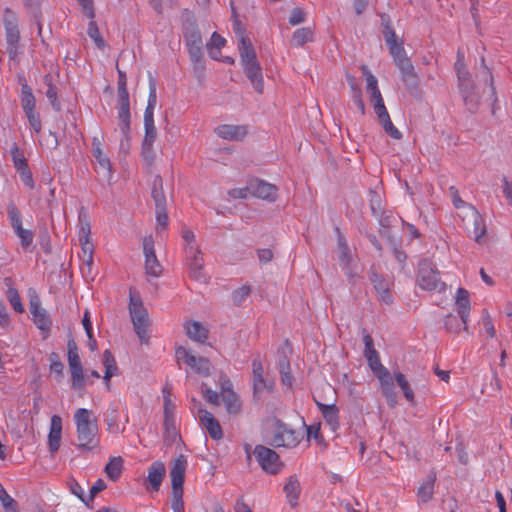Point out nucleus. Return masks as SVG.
<instances>
[{"label": "nucleus", "mask_w": 512, "mask_h": 512, "mask_svg": "<svg viewBox=\"0 0 512 512\" xmlns=\"http://www.w3.org/2000/svg\"><path fill=\"white\" fill-rule=\"evenodd\" d=\"M74 423L78 448L92 450L98 446V426L96 420L92 419L91 412L86 408H79L74 413Z\"/></svg>", "instance_id": "f257e3e1"}, {"label": "nucleus", "mask_w": 512, "mask_h": 512, "mask_svg": "<svg viewBox=\"0 0 512 512\" xmlns=\"http://www.w3.org/2000/svg\"><path fill=\"white\" fill-rule=\"evenodd\" d=\"M455 69L457 72L459 89L463 97L464 103L468 110L475 111L478 107L480 97L478 93L475 91L471 75L464 63V56L460 51H458L457 53Z\"/></svg>", "instance_id": "f03ea898"}, {"label": "nucleus", "mask_w": 512, "mask_h": 512, "mask_svg": "<svg viewBox=\"0 0 512 512\" xmlns=\"http://www.w3.org/2000/svg\"><path fill=\"white\" fill-rule=\"evenodd\" d=\"M129 314L134 331L142 343L147 342L148 327L150 324L148 312L143 305L142 299L132 289L129 293Z\"/></svg>", "instance_id": "7ed1b4c3"}, {"label": "nucleus", "mask_w": 512, "mask_h": 512, "mask_svg": "<svg viewBox=\"0 0 512 512\" xmlns=\"http://www.w3.org/2000/svg\"><path fill=\"white\" fill-rule=\"evenodd\" d=\"M384 39L389 48L390 54L393 57L394 63L401 71L402 79L404 81H408L409 79L414 78V67L406 55L403 43L401 41H397L396 33L389 31L387 37Z\"/></svg>", "instance_id": "20e7f679"}, {"label": "nucleus", "mask_w": 512, "mask_h": 512, "mask_svg": "<svg viewBox=\"0 0 512 512\" xmlns=\"http://www.w3.org/2000/svg\"><path fill=\"white\" fill-rule=\"evenodd\" d=\"M302 439L300 432L290 428L280 420H276L271 435V444L275 447H296Z\"/></svg>", "instance_id": "39448f33"}, {"label": "nucleus", "mask_w": 512, "mask_h": 512, "mask_svg": "<svg viewBox=\"0 0 512 512\" xmlns=\"http://www.w3.org/2000/svg\"><path fill=\"white\" fill-rule=\"evenodd\" d=\"M157 104L156 83L153 77L149 78V96L147 107L144 112L145 135L143 142L154 143L157 137V130L154 125V109Z\"/></svg>", "instance_id": "423d86ee"}, {"label": "nucleus", "mask_w": 512, "mask_h": 512, "mask_svg": "<svg viewBox=\"0 0 512 512\" xmlns=\"http://www.w3.org/2000/svg\"><path fill=\"white\" fill-rule=\"evenodd\" d=\"M463 223L468 235L475 242L482 244L486 241V224L475 207H467V212L463 216Z\"/></svg>", "instance_id": "0eeeda50"}, {"label": "nucleus", "mask_w": 512, "mask_h": 512, "mask_svg": "<svg viewBox=\"0 0 512 512\" xmlns=\"http://www.w3.org/2000/svg\"><path fill=\"white\" fill-rule=\"evenodd\" d=\"M7 216L15 235L20 239L23 250L27 251L33 243L34 233L22 226V216L19 209L13 202L7 205Z\"/></svg>", "instance_id": "6e6552de"}, {"label": "nucleus", "mask_w": 512, "mask_h": 512, "mask_svg": "<svg viewBox=\"0 0 512 512\" xmlns=\"http://www.w3.org/2000/svg\"><path fill=\"white\" fill-rule=\"evenodd\" d=\"M68 349V365L71 372V387L75 390H81L85 386V375L81 363L80 356L78 354V348L73 339L67 343Z\"/></svg>", "instance_id": "1a4fd4ad"}, {"label": "nucleus", "mask_w": 512, "mask_h": 512, "mask_svg": "<svg viewBox=\"0 0 512 512\" xmlns=\"http://www.w3.org/2000/svg\"><path fill=\"white\" fill-rule=\"evenodd\" d=\"M3 24L7 43V52L10 58H15L18 54L20 33L15 13L6 8L4 11Z\"/></svg>", "instance_id": "9d476101"}, {"label": "nucleus", "mask_w": 512, "mask_h": 512, "mask_svg": "<svg viewBox=\"0 0 512 512\" xmlns=\"http://www.w3.org/2000/svg\"><path fill=\"white\" fill-rule=\"evenodd\" d=\"M418 285L428 291H443L445 283L439 278V273L432 267L431 263L423 260L419 264Z\"/></svg>", "instance_id": "9b49d317"}, {"label": "nucleus", "mask_w": 512, "mask_h": 512, "mask_svg": "<svg viewBox=\"0 0 512 512\" xmlns=\"http://www.w3.org/2000/svg\"><path fill=\"white\" fill-rule=\"evenodd\" d=\"M254 455L265 472L277 474L281 471L283 465L274 450L262 445H257L254 449Z\"/></svg>", "instance_id": "f8f14e48"}, {"label": "nucleus", "mask_w": 512, "mask_h": 512, "mask_svg": "<svg viewBox=\"0 0 512 512\" xmlns=\"http://www.w3.org/2000/svg\"><path fill=\"white\" fill-rule=\"evenodd\" d=\"M234 32L238 39V49L240 53L241 64L257 61L256 52L250 39L245 35L243 28L238 20L233 23Z\"/></svg>", "instance_id": "ddd939ff"}, {"label": "nucleus", "mask_w": 512, "mask_h": 512, "mask_svg": "<svg viewBox=\"0 0 512 512\" xmlns=\"http://www.w3.org/2000/svg\"><path fill=\"white\" fill-rule=\"evenodd\" d=\"M184 38L192 62H201L203 58V42L200 31L196 27L190 26L184 32Z\"/></svg>", "instance_id": "4468645a"}, {"label": "nucleus", "mask_w": 512, "mask_h": 512, "mask_svg": "<svg viewBox=\"0 0 512 512\" xmlns=\"http://www.w3.org/2000/svg\"><path fill=\"white\" fill-rule=\"evenodd\" d=\"M143 252L145 256V272L148 276L159 277L162 273V266L159 263L152 236H147L143 240Z\"/></svg>", "instance_id": "2eb2a0df"}, {"label": "nucleus", "mask_w": 512, "mask_h": 512, "mask_svg": "<svg viewBox=\"0 0 512 512\" xmlns=\"http://www.w3.org/2000/svg\"><path fill=\"white\" fill-rule=\"evenodd\" d=\"M176 356L178 360L183 361L197 373L203 376H208L210 374L211 365L208 359L204 357H196L190 354V352L184 347L177 348Z\"/></svg>", "instance_id": "dca6fc26"}, {"label": "nucleus", "mask_w": 512, "mask_h": 512, "mask_svg": "<svg viewBox=\"0 0 512 512\" xmlns=\"http://www.w3.org/2000/svg\"><path fill=\"white\" fill-rule=\"evenodd\" d=\"M197 420L202 429H204L213 440L222 439L223 431L221 425L211 412L205 408L199 407L197 411Z\"/></svg>", "instance_id": "f3484780"}, {"label": "nucleus", "mask_w": 512, "mask_h": 512, "mask_svg": "<svg viewBox=\"0 0 512 512\" xmlns=\"http://www.w3.org/2000/svg\"><path fill=\"white\" fill-rule=\"evenodd\" d=\"M117 97L119 119L118 127L126 133L131 119L129 93L127 88L121 86L120 89H117Z\"/></svg>", "instance_id": "a211bd4d"}, {"label": "nucleus", "mask_w": 512, "mask_h": 512, "mask_svg": "<svg viewBox=\"0 0 512 512\" xmlns=\"http://www.w3.org/2000/svg\"><path fill=\"white\" fill-rule=\"evenodd\" d=\"M190 276L201 283H205L208 280L206 273L203 270V256L200 249L190 248V253L186 254Z\"/></svg>", "instance_id": "6ab92c4d"}, {"label": "nucleus", "mask_w": 512, "mask_h": 512, "mask_svg": "<svg viewBox=\"0 0 512 512\" xmlns=\"http://www.w3.org/2000/svg\"><path fill=\"white\" fill-rule=\"evenodd\" d=\"M250 195L267 200L275 201L277 196V187L264 180L255 178L249 181Z\"/></svg>", "instance_id": "aec40b11"}, {"label": "nucleus", "mask_w": 512, "mask_h": 512, "mask_svg": "<svg viewBox=\"0 0 512 512\" xmlns=\"http://www.w3.org/2000/svg\"><path fill=\"white\" fill-rule=\"evenodd\" d=\"M221 398L224 402L227 413L237 415L241 412L242 402L238 395L231 388L229 381L222 385Z\"/></svg>", "instance_id": "412c9836"}, {"label": "nucleus", "mask_w": 512, "mask_h": 512, "mask_svg": "<svg viewBox=\"0 0 512 512\" xmlns=\"http://www.w3.org/2000/svg\"><path fill=\"white\" fill-rule=\"evenodd\" d=\"M215 133L224 140L241 141L246 137L248 131L244 125L223 124L215 129Z\"/></svg>", "instance_id": "4be33fe9"}, {"label": "nucleus", "mask_w": 512, "mask_h": 512, "mask_svg": "<svg viewBox=\"0 0 512 512\" xmlns=\"http://www.w3.org/2000/svg\"><path fill=\"white\" fill-rule=\"evenodd\" d=\"M457 312L463 323V329L467 331L470 314L469 292L464 288H458L455 301Z\"/></svg>", "instance_id": "5701e85b"}, {"label": "nucleus", "mask_w": 512, "mask_h": 512, "mask_svg": "<svg viewBox=\"0 0 512 512\" xmlns=\"http://www.w3.org/2000/svg\"><path fill=\"white\" fill-rule=\"evenodd\" d=\"M244 73L246 74L247 78L250 80L252 86L258 93L263 92L264 88V81H263V74H262V68L258 61L246 63L242 65Z\"/></svg>", "instance_id": "b1692460"}, {"label": "nucleus", "mask_w": 512, "mask_h": 512, "mask_svg": "<svg viewBox=\"0 0 512 512\" xmlns=\"http://www.w3.org/2000/svg\"><path fill=\"white\" fill-rule=\"evenodd\" d=\"M186 464L187 461L183 456L174 461L170 471L172 491H183Z\"/></svg>", "instance_id": "393cba45"}, {"label": "nucleus", "mask_w": 512, "mask_h": 512, "mask_svg": "<svg viewBox=\"0 0 512 512\" xmlns=\"http://www.w3.org/2000/svg\"><path fill=\"white\" fill-rule=\"evenodd\" d=\"M363 340L365 344L364 356L366 357L371 370L374 373H378L379 371L385 369L380 361L378 352L374 348L372 337L369 334H366L364 335Z\"/></svg>", "instance_id": "a878e982"}, {"label": "nucleus", "mask_w": 512, "mask_h": 512, "mask_svg": "<svg viewBox=\"0 0 512 512\" xmlns=\"http://www.w3.org/2000/svg\"><path fill=\"white\" fill-rule=\"evenodd\" d=\"M62 433V419L58 415H53L50 422V431L48 435V446L52 453H55L60 447Z\"/></svg>", "instance_id": "bb28decb"}, {"label": "nucleus", "mask_w": 512, "mask_h": 512, "mask_svg": "<svg viewBox=\"0 0 512 512\" xmlns=\"http://www.w3.org/2000/svg\"><path fill=\"white\" fill-rule=\"evenodd\" d=\"M165 465L161 461H154L148 468L147 481L152 490L158 491L165 476Z\"/></svg>", "instance_id": "cd10ccee"}, {"label": "nucleus", "mask_w": 512, "mask_h": 512, "mask_svg": "<svg viewBox=\"0 0 512 512\" xmlns=\"http://www.w3.org/2000/svg\"><path fill=\"white\" fill-rule=\"evenodd\" d=\"M283 491L285 493L287 502L292 508L298 505V499L301 493L300 482L296 475H291L286 484L284 485Z\"/></svg>", "instance_id": "c85d7f7f"}, {"label": "nucleus", "mask_w": 512, "mask_h": 512, "mask_svg": "<svg viewBox=\"0 0 512 512\" xmlns=\"http://www.w3.org/2000/svg\"><path fill=\"white\" fill-rule=\"evenodd\" d=\"M371 281L374 289L376 290L379 299L385 303L390 304L393 301L392 295L389 292V285L387 281L380 275L373 273L371 276Z\"/></svg>", "instance_id": "c756f323"}, {"label": "nucleus", "mask_w": 512, "mask_h": 512, "mask_svg": "<svg viewBox=\"0 0 512 512\" xmlns=\"http://www.w3.org/2000/svg\"><path fill=\"white\" fill-rule=\"evenodd\" d=\"M93 155L97 161V172L101 173L103 177L110 179L112 176L110 159L103 153L101 147H94Z\"/></svg>", "instance_id": "7c9ffc66"}, {"label": "nucleus", "mask_w": 512, "mask_h": 512, "mask_svg": "<svg viewBox=\"0 0 512 512\" xmlns=\"http://www.w3.org/2000/svg\"><path fill=\"white\" fill-rule=\"evenodd\" d=\"M380 124L384 131L393 139L399 140L402 138V133L393 125L387 109H383L376 113Z\"/></svg>", "instance_id": "2f4dec72"}, {"label": "nucleus", "mask_w": 512, "mask_h": 512, "mask_svg": "<svg viewBox=\"0 0 512 512\" xmlns=\"http://www.w3.org/2000/svg\"><path fill=\"white\" fill-rule=\"evenodd\" d=\"M317 406L319 407L325 421L329 424L332 430H335L339 424L338 408L334 404L327 405L320 402H317Z\"/></svg>", "instance_id": "473e14b6"}, {"label": "nucleus", "mask_w": 512, "mask_h": 512, "mask_svg": "<svg viewBox=\"0 0 512 512\" xmlns=\"http://www.w3.org/2000/svg\"><path fill=\"white\" fill-rule=\"evenodd\" d=\"M4 282L7 286L6 297H7V300L9 301L10 305L12 306V308L14 309V311L16 313H23L24 305L22 304V301H21V298H20V295H19L17 289L12 286L11 279L5 278Z\"/></svg>", "instance_id": "72a5a7b5"}, {"label": "nucleus", "mask_w": 512, "mask_h": 512, "mask_svg": "<svg viewBox=\"0 0 512 512\" xmlns=\"http://www.w3.org/2000/svg\"><path fill=\"white\" fill-rule=\"evenodd\" d=\"M435 479L436 476L434 474L428 475L425 481L418 488L417 495L421 502L427 503L432 499V496L434 494Z\"/></svg>", "instance_id": "f704fd0d"}, {"label": "nucleus", "mask_w": 512, "mask_h": 512, "mask_svg": "<svg viewBox=\"0 0 512 512\" xmlns=\"http://www.w3.org/2000/svg\"><path fill=\"white\" fill-rule=\"evenodd\" d=\"M185 329L188 337L194 341L202 343L207 339V330L199 322H188Z\"/></svg>", "instance_id": "c9c22d12"}, {"label": "nucleus", "mask_w": 512, "mask_h": 512, "mask_svg": "<svg viewBox=\"0 0 512 512\" xmlns=\"http://www.w3.org/2000/svg\"><path fill=\"white\" fill-rule=\"evenodd\" d=\"M36 100L32 93L31 87L25 82L21 87V106L24 111L31 112L35 111Z\"/></svg>", "instance_id": "e433bc0d"}, {"label": "nucleus", "mask_w": 512, "mask_h": 512, "mask_svg": "<svg viewBox=\"0 0 512 512\" xmlns=\"http://www.w3.org/2000/svg\"><path fill=\"white\" fill-rule=\"evenodd\" d=\"M314 32L310 27L299 28L294 31L291 42L296 47H301L308 42H312Z\"/></svg>", "instance_id": "4c0bfd02"}, {"label": "nucleus", "mask_w": 512, "mask_h": 512, "mask_svg": "<svg viewBox=\"0 0 512 512\" xmlns=\"http://www.w3.org/2000/svg\"><path fill=\"white\" fill-rule=\"evenodd\" d=\"M152 198L155 202V207L166 206V197L163 191V180L157 175L152 183Z\"/></svg>", "instance_id": "58836bf2"}, {"label": "nucleus", "mask_w": 512, "mask_h": 512, "mask_svg": "<svg viewBox=\"0 0 512 512\" xmlns=\"http://www.w3.org/2000/svg\"><path fill=\"white\" fill-rule=\"evenodd\" d=\"M122 468L123 459L121 457H112L105 466V473L111 480L116 481L121 475Z\"/></svg>", "instance_id": "ea45409f"}, {"label": "nucleus", "mask_w": 512, "mask_h": 512, "mask_svg": "<svg viewBox=\"0 0 512 512\" xmlns=\"http://www.w3.org/2000/svg\"><path fill=\"white\" fill-rule=\"evenodd\" d=\"M164 437L169 444H174L178 437L176 417L164 418Z\"/></svg>", "instance_id": "a19ab883"}, {"label": "nucleus", "mask_w": 512, "mask_h": 512, "mask_svg": "<svg viewBox=\"0 0 512 512\" xmlns=\"http://www.w3.org/2000/svg\"><path fill=\"white\" fill-rule=\"evenodd\" d=\"M278 369L282 384L287 387H291L293 383V376L290 372V363L285 356L279 358Z\"/></svg>", "instance_id": "79ce46f5"}, {"label": "nucleus", "mask_w": 512, "mask_h": 512, "mask_svg": "<svg viewBox=\"0 0 512 512\" xmlns=\"http://www.w3.org/2000/svg\"><path fill=\"white\" fill-rule=\"evenodd\" d=\"M91 226L88 213L82 209L78 215V235L80 239H90Z\"/></svg>", "instance_id": "37998d69"}, {"label": "nucleus", "mask_w": 512, "mask_h": 512, "mask_svg": "<svg viewBox=\"0 0 512 512\" xmlns=\"http://www.w3.org/2000/svg\"><path fill=\"white\" fill-rule=\"evenodd\" d=\"M82 246V262H83V269L87 267L88 270H90L92 264H93V251L94 247L90 239H80L79 240Z\"/></svg>", "instance_id": "c03bdc74"}, {"label": "nucleus", "mask_w": 512, "mask_h": 512, "mask_svg": "<svg viewBox=\"0 0 512 512\" xmlns=\"http://www.w3.org/2000/svg\"><path fill=\"white\" fill-rule=\"evenodd\" d=\"M32 318L38 329L48 332L51 328L52 321L45 309L32 313Z\"/></svg>", "instance_id": "a18cd8bd"}, {"label": "nucleus", "mask_w": 512, "mask_h": 512, "mask_svg": "<svg viewBox=\"0 0 512 512\" xmlns=\"http://www.w3.org/2000/svg\"><path fill=\"white\" fill-rule=\"evenodd\" d=\"M395 381L397 385L401 388L405 399L409 402L414 401V392L410 387L409 382L407 381L405 375L401 372H397L394 374Z\"/></svg>", "instance_id": "49530a36"}, {"label": "nucleus", "mask_w": 512, "mask_h": 512, "mask_svg": "<svg viewBox=\"0 0 512 512\" xmlns=\"http://www.w3.org/2000/svg\"><path fill=\"white\" fill-rule=\"evenodd\" d=\"M274 387V381L269 378H265L264 375L259 377H253V389L255 394H261L264 391H272Z\"/></svg>", "instance_id": "de8ad7c7"}, {"label": "nucleus", "mask_w": 512, "mask_h": 512, "mask_svg": "<svg viewBox=\"0 0 512 512\" xmlns=\"http://www.w3.org/2000/svg\"><path fill=\"white\" fill-rule=\"evenodd\" d=\"M103 363L105 366L104 379L109 383L110 378L115 375L117 370L115 359L109 350L103 352Z\"/></svg>", "instance_id": "09e8293b"}, {"label": "nucleus", "mask_w": 512, "mask_h": 512, "mask_svg": "<svg viewBox=\"0 0 512 512\" xmlns=\"http://www.w3.org/2000/svg\"><path fill=\"white\" fill-rule=\"evenodd\" d=\"M338 254L342 268H347L350 264L351 256L347 243L342 237L338 239Z\"/></svg>", "instance_id": "8fccbe9b"}, {"label": "nucleus", "mask_w": 512, "mask_h": 512, "mask_svg": "<svg viewBox=\"0 0 512 512\" xmlns=\"http://www.w3.org/2000/svg\"><path fill=\"white\" fill-rule=\"evenodd\" d=\"M225 42H226V40L222 36L217 34L216 32H214L212 34V37H211L209 43H207V49H208L209 55L213 59H217V54L215 52V49H220L222 46H224Z\"/></svg>", "instance_id": "3c124183"}, {"label": "nucleus", "mask_w": 512, "mask_h": 512, "mask_svg": "<svg viewBox=\"0 0 512 512\" xmlns=\"http://www.w3.org/2000/svg\"><path fill=\"white\" fill-rule=\"evenodd\" d=\"M87 34L95 42V44L98 48L104 47V45H105L104 40L101 37L99 29H98L95 21H93V19H91V21L88 24Z\"/></svg>", "instance_id": "603ef678"}, {"label": "nucleus", "mask_w": 512, "mask_h": 512, "mask_svg": "<svg viewBox=\"0 0 512 512\" xmlns=\"http://www.w3.org/2000/svg\"><path fill=\"white\" fill-rule=\"evenodd\" d=\"M375 375L379 380L381 391L394 388L393 379L386 368L379 371L378 373H375Z\"/></svg>", "instance_id": "864d4df0"}, {"label": "nucleus", "mask_w": 512, "mask_h": 512, "mask_svg": "<svg viewBox=\"0 0 512 512\" xmlns=\"http://www.w3.org/2000/svg\"><path fill=\"white\" fill-rule=\"evenodd\" d=\"M450 196L452 199V203L455 206L456 209H463L464 214L467 212V207H473L470 204H467L465 201H463L458 193V190L451 186L449 188Z\"/></svg>", "instance_id": "5fc2aeb1"}, {"label": "nucleus", "mask_w": 512, "mask_h": 512, "mask_svg": "<svg viewBox=\"0 0 512 512\" xmlns=\"http://www.w3.org/2000/svg\"><path fill=\"white\" fill-rule=\"evenodd\" d=\"M444 325L449 332L459 333L463 323L462 320H459L455 315H448L445 318Z\"/></svg>", "instance_id": "6e6d98bb"}, {"label": "nucleus", "mask_w": 512, "mask_h": 512, "mask_svg": "<svg viewBox=\"0 0 512 512\" xmlns=\"http://www.w3.org/2000/svg\"><path fill=\"white\" fill-rule=\"evenodd\" d=\"M153 144L154 143L142 142L141 155L148 164H152L156 158Z\"/></svg>", "instance_id": "4d7b16f0"}, {"label": "nucleus", "mask_w": 512, "mask_h": 512, "mask_svg": "<svg viewBox=\"0 0 512 512\" xmlns=\"http://www.w3.org/2000/svg\"><path fill=\"white\" fill-rule=\"evenodd\" d=\"M368 93L370 94V98L373 103L375 113H377L383 109H386L384 100H383V97L381 95L379 88H376L375 90L368 91Z\"/></svg>", "instance_id": "13d9d810"}, {"label": "nucleus", "mask_w": 512, "mask_h": 512, "mask_svg": "<svg viewBox=\"0 0 512 512\" xmlns=\"http://www.w3.org/2000/svg\"><path fill=\"white\" fill-rule=\"evenodd\" d=\"M28 298H29V308L31 314L37 311L42 310L41 307V300L39 295L37 294L36 290L33 288H30L28 290Z\"/></svg>", "instance_id": "bf43d9fd"}, {"label": "nucleus", "mask_w": 512, "mask_h": 512, "mask_svg": "<svg viewBox=\"0 0 512 512\" xmlns=\"http://www.w3.org/2000/svg\"><path fill=\"white\" fill-rule=\"evenodd\" d=\"M202 394H203L204 399L208 403L215 405V406L219 405L220 395L216 391L207 387L205 384H202Z\"/></svg>", "instance_id": "052dcab7"}, {"label": "nucleus", "mask_w": 512, "mask_h": 512, "mask_svg": "<svg viewBox=\"0 0 512 512\" xmlns=\"http://www.w3.org/2000/svg\"><path fill=\"white\" fill-rule=\"evenodd\" d=\"M182 238L186 242V247H185L186 254L190 253L191 247H193L195 249H199V247L196 245V242H195V238H196L195 234L190 229H187V228L183 229Z\"/></svg>", "instance_id": "680f3d73"}, {"label": "nucleus", "mask_w": 512, "mask_h": 512, "mask_svg": "<svg viewBox=\"0 0 512 512\" xmlns=\"http://www.w3.org/2000/svg\"><path fill=\"white\" fill-rule=\"evenodd\" d=\"M171 508L173 512H184L183 491H172Z\"/></svg>", "instance_id": "e2e57ef3"}, {"label": "nucleus", "mask_w": 512, "mask_h": 512, "mask_svg": "<svg viewBox=\"0 0 512 512\" xmlns=\"http://www.w3.org/2000/svg\"><path fill=\"white\" fill-rule=\"evenodd\" d=\"M305 20H306V14L302 9H300L298 7L292 9L290 16H289V24L290 25L296 26V25H299V24L305 22Z\"/></svg>", "instance_id": "0e129e2a"}, {"label": "nucleus", "mask_w": 512, "mask_h": 512, "mask_svg": "<svg viewBox=\"0 0 512 512\" xmlns=\"http://www.w3.org/2000/svg\"><path fill=\"white\" fill-rule=\"evenodd\" d=\"M25 115L28 119L31 129L35 133H39L41 131L42 125H41V120H40L38 113L36 111H31V112H26Z\"/></svg>", "instance_id": "69168bd1"}, {"label": "nucleus", "mask_w": 512, "mask_h": 512, "mask_svg": "<svg viewBox=\"0 0 512 512\" xmlns=\"http://www.w3.org/2000/svg\"><path fill=\"white\" fill-rule=\"evenodd\" d=\"M50 360V369L53 373L57 374L58 376H62L63 374V364L60 361V358L57 353L53 352L50 354L49 357Z\"/></svg>", "instance_id": "338daca9"}, {"label": "nucleus", "mask_w": 512, "mask_h": 512, "mask_svg": "<svg viewBox=\"0 0 512 512\" xmlns=\"http://www.w3.org/2000/svg\"><path fill=\"white\" fill-rule=\"evenodd\" d=\"M250 294L249 286H242L239 289L235 290L232 295L233 302L236 305H240Z\"/></svg>", "instance_id": "774afa93"}]
</instances>
